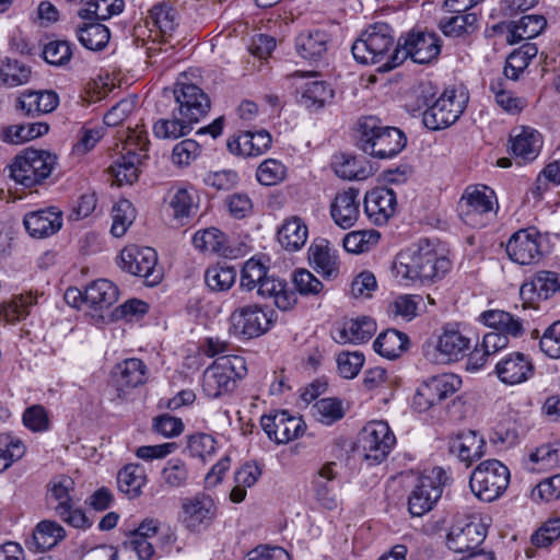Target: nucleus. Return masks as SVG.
<instances>
[{"instance_id": "1", "label": "nucleus", "mask_w": 560, "mask_h": 560, "mask_svg": "<svg viewBox=\"0 0 560 560\" xmlns=\"http://www.w3.org/2000/svg\"><path fill=\"white\" fill-rule=\"evenodd\" d=\"M357 147L375 159H390L406 147V135L396 127L383 126L381 121L369 116L357 125Z\"/></svg>"}, {"instance_id": "2", "label": "nucleus", "mask_w": 560, "mask_h": 560, "mask_svg": "<svg viewBox=\"0 0 560 560\" xmlns=\"http://www.w3.org/2000/svg\"><path fill=\"white\" fill-rule=\"evenodd\" d=\"M431 85H421L417 96L418 108L425 107L422 121L430 130H441L453 125L463 114L467 97L455 90H445L436 100Z\"/></svg>"}, {"instance_id": "3", "label": "nucleus", "mask_w": 560, "mask_h": 560, "mask_svg": "<svg viewBox=\"0 0 560 560\" xmlns=\"http://www.w3.org/2000/svg\"><path fill=\"white\" fill-rule=\"evenodd\" d=\"M450 261L439 257L428 241H421L416 249L402 252L397 257L395 268L397 275L410 281H432L444 273Z\"/></svg>"}, {"instance_id": "4", "label": "nucleus", "mask_w": 560, "mask_h": 560, "mask_svg": "<svg viewBox=\"0 0 560 560\" xmlns=\"http://www.w3.org/2000/svg\"><path fill=\"white\" fill-rule=\"evenodd\" d=\"M247 374L246 362L240 355H223L218 358L203 372L202 389L210 398H218L231 393L237 381Z\"/></svg>"}, {"instance_id": "5", "label": "nucleus", "mask_w": 560, "mask_h": 560, "mask_svg": "<svg viewBox=\"0 0 560 560\" xmlns=\"http://www.w3.org/2000/svg\"><path fill=\"white\" fill-rule=\"evenodd\" d=\"M394 47V37L390 35V28L387 24L381 23L369 27L352 44L351 51L357 61L362 65H375L385 61L380 69L392 70L388 68V59Z\"/></svg>"}, {"instance_id": "6", "label": "nucleus", "mask_w": 560, "mask_h": 560, "mask_svg": "<svg viewBox=\"0 0 560 560\" xmlns=\"http://www.w3.org/2000/svg\"><path fill=\"white\" fill-rule=\"evenodd\" d=\"M57 164V156L48 151L26 149L10 165V177L25 188L44 183Z\"/></svg>"}, {"instance_id": "7", "label": "nucleus", "mask_w": 560, "mask_h": 560, "mask_svg": "<svg viewBox=\"0 0 560 560\" xmlns=\"http://www.w3.org/2000/svg\"><path fill=\"white\" fill-rule=\"evenodd\" d=\"M509 483L510 470L498 459L481 462L469 478L472 493L485 502H492L500 498Z\"/></svg>"}, {"instance_id": "8", "label": "nucleus", "mask_w": 560, "mask_h": 560, "mask_svg": "<svg viewBox=\"0 0 560 560\" xmlns=\"http://www.w3.org/2000/svg\"><path fill=\"white\" fill-rule=\"evenodd\" d=\"M480 320L492 330L485 334L481 347L486 354H494L509 345V338H518L524 327L518 318L501 310H489L480 314Z\"/></svg>"}, {"instance_id": "9", "label": "nucleus", "mask_w": 560, "mask_h": 560, "mask_svg": "<svg viewBox=\"0 0 560 560\" xmlns=\"http://www.w3.org/2000/svg\"><path fill=\"white\" fill-rule=\"evenodd\" d=\"M441 52V39L434 33L411 32L398 42L388 59V68H396L408 57L417 63H429L436 59Z\"/></svg>"}, {"instance_id": "10", "label": "nucleus", "mask_w": 560, "mask_h": 560, "mask_svg": "<svg viewBox=\"0 0 560 560\" xmlns=\"http://www.w3.org/2000/svg\"><path fill=\"white\" fill-rule=\"evenodd\" d=\"M273 323L272 310L257 304L245 305L230 315L229 332L236 338L253 339L266 334Z\"/></svg>"}, {"instance_id": "11", "label": "nucleus", "mask_w": 560, "mask_h": 560, "mask_svg": "<svg viewBox=\"0 0 560 560\" xmlns=\"http://www.w3.org/2000/svg\"><path fill=\"white\" fill-rule=\"evenodd\" d=\"M448 477L441 467H433L418 478L408 498V511L412 516H422L432 510L441 498Z\"/></svg>"}, {"instance_id": "12", "label": "nucleus", "mask_w": 560, "mask_h": 560, "mask_svg": "<svg viewBox=\"0 0 560 560\" xmlns=\"http://www.w3.org/2000/svg\"><path fill=\"white\" fill-rule=\"evenodd\" d=\"M359 442L364 452V458L371 464H380L389 454L396 439L386 422L375 421L364 427Z\"/></svg>"}, {"instance_id": "13", "label": "nucleus", "mask_w": 560, "mask_h": 560, "mask_svg": "<svg viewBox=\"0 0 560 560\" xmlns=\"http://www.w3.org/2000/svg\"><path fill=\"white\" fill-rule=\"evenodd\" d=\"M158 254L151 247H130L120 254V267L129 273L142 277L149 285L160 282L162 275L156 269Z\"/></svg>"}, {"instance_id": "14", "label": "nucleus", "mask_w": 560, "mask_h": 560, "mask_svg": "<svg viewBox=\"0 0 560 560\" xmlns=\"http://www.w3.org/2000/svg\"><path fill=\"white\" fill-rule=\"evenodd\" d=\"M487 537V526L470 517L457 520L447 534V547L457 553L475 551Z\"/></svg>"}, {"instance_id": "15", "label": "nucleus", "mask_w": 560, "mask_h": 560, "mask_svg": "<svg viewBox=\"0 0 560 560\" xmlns=\"http://www.w3.org/2000/svg\"><path fill=\"white\" fill-rule=\"evenodd\" d=\"M542 236L540 232L529 226L515 232L506 244L509 257L520 265H532L539 262L542 258Z\"/></svg>"}, {"instance_id": "16", "label": "nucleus", "mask_w": 560, "mask_h": 560, "mask_svg": "<svg viewBox=\"0 0 560 560\" xmlns=\"http://www.w3.org/2000/svg\"><path fill=\"white\" fill-rule=\"evenodd\" d=\"M260 424L267 436L277 444H285L300 438L306 429L302 418L291 416L287 410L262 416Z\"/></svg>"}, {"instance_id": "17", "label": "nucleus", "mask_w": 560, "mask_h": 560, "mask_svg": "<svg viewBox=\"0 0 560 560\" xmlns=\"http://www.w3.org/2000/svg\"><path fill=\"white\" fill-rule=\"evenodd\" d=\"M173 94L178 104V114L192 125L210 110L209 96L194 83L177 82L174 85Z\"/></svg>"}, {"instance_id": "18", "label": "nucleus", "mask_w": 560, "mask_h": 560, "mask_svg": "<svg viewBox=\"0 0 560 560\" xmlns=\"http://www.w3.org/2000/svg\"><path fill=\"white\" fill-rule=\"evenodd\" d=\"M215 505L212 498L206 493H197L185 498L182 502V522L191 532L206 529L213 521Z\"/></svg>"}, {"instance_id": "19", "label": "nucleus", "mask_w": 560, "mask_h": 560, "mask_svg": "<svg viewBox=\"0 0 560 560\" xmlns=\"http://www.w3.org/2000/svg\"><path fill=\"white\" fill-rule=\"evenodd\" d=\"M493 191L468 187L459 202V212L464 222L474 228L485 225L483 217L493 210Z\"/></svg>"}, {"instance_id": "20", "label": "nucleus", "mask_w": 560, "mask_h": 560, "mask_svg": "<svg viewBox=\"0 0 560 560\" xmlns=\"http://www.w3.org/2000/svg\"><path fill=\"white\" fill-rule=\"evenodd\" d=\"M560 292V275L555 271L540 270L529 281L524 282L520 295L524 304L533 306L538 300H547Z\"/></svg>"}, {"instance_id": "21", "label": "nucleus", "mask_w": 560, "mask_h": 560, "mask_svg": "<svg viewBox=\"0 0 560 560\" xmlns=\"http://www.w3.org/2000/svg\"><path fill=\"white\" fill-rule=\"evenodd\" d=\"M534 370V364L526 354L512 352L497 362L494 372L502 383L516 385L530 378Z\"/></svg>"}, {"instance_id": "22", "label": "nucleus", "mask_w": 560, "mask_h": 560, "mask_svg": "<svg viewBox=\"0 0 560 560\" xmlns=\"http://www.w3.org/2000/svg\"><path fill=\"white\" fill-rule=\"evenodd\" d=\"M448 452L469 467L485 455L486 441L474 430L460 431L448 440Z\"/></svg>"}, {"instance_id": "23", "label": "nucleus", "mask_w": 560, "mask_h": 560, "mask_svg": "<svg viewBox=\"0 0 560 560\" xmlns=\"http://www.w3.org/2000/svg\"><path fill=\"white\" fill-rule=\"evenodd\" d=\"M397 205L396 194L387 187H376L364 197V211L369 219L382 225L394 215Z\"/></svg>"}, {"instance_id": "24", "label": "nucleus", "mask_w": 560, "mask_h": 560, "mask_svg": "<svg viewBox=\"0 0 560 560\" xmlns=\"http://www.w3.org/2000/svg\"><path fill=\"white\" fill-rule=\"evenodd\" d=\"M358 197L359 189L355 188H349L335 196L330 205V215L341 229H350L358 221L360 214Z\"/></svg>"}, {"instance_id": "25", "label": "nucleus", "mask_w": 560, "mask_h": 560, "mask_svg": "<svg viewBox=\"0 0 560 560\" xmlns=\"http://www.w3.org/2000/svg\"><path fill=\"white\" fill-rule=\"evenodd\" d=\"M23 223L31 236L44 238L61 229V212L57 211L56 208L32 211L25 214Z\"/></svg>"}, {"instance_id": "26", "label": "nucleus", "mask_w": 560, "mask_h": 560, "mask_svg": "<svg viewBox=\"0 0 560 560\" xmlns=\"http://www.w3.org/2000/svg\"><path fill=\"white\" fill-rule=\"evenodd\" d=\"M59 104V96L55 91H24L16 100V109L26 116H38L51 113Z\"/></svg>"}, {"instance_id": "27", "label": "nucleus", "mask_w": 560, "mask_h": 560, "mask_svg": "<svg viewBox=\"0 0 560 560\" xmlns=\"http://www.w3.org/2000/svg\"><path fill=\"white\" fill-rule=\"evenodd\" d=\"M336 463L329 462L323 465L314 475L311 483L314 498L316 501L327 510L337 508V498L334 487V481L337 477L335 471Z\"/></svg>"}, {"instance_id": "28", "label": "nucleus", "mask_w": 560, "mask_h": 560, "mask_svg": "<svg viewBox=\"0 0 560 560\" xmlns=\"http://www.w3.org/2000/svg\"><path fill=\"white\" fill-rule=\"evenodd\" d=\"M375 331V322L368 316H362L343 322L332 331V338L341 345L360 343L370 340Z\"/></svg>"}, {"instance_id": "29", "label": "nucleus", "mask_w": 560, "mask_h": 560, "mask_svg": "<svg viewBox=\"0 0 560 560\" xmlns=\"http://www.w3.org/2000/svg\"><path fill=\"white\" fill-rule=\"evenodd\" d=\"M329 43L330 36L325 31H304L295 38V48L303 59L317 62L326 55Z\"/></svg>"}, {"instance_id": "30", "label": "nucleus", "mask_w": 560, "mask_h": 560, "mask_svg": "<svg viewBox=\"0 0 560 560\" xmlns=\"http://www.w3.org/2000/svg\"><path fill=\"white\" fill-rule=\"evenodd\" d=\"M118 294V288L113 282L98 279L85 287L83 303L95 311H103L117 301Z\"/></svg>"}, {"instance_id": "31", "label": "nucleus", "mask_w": 560, "mask_h": 560, "mask_svg": "<svg viewBox=\"0 0 560 560\" xmlns=\"http://www.w3.org/2000/svg\"><path fill=\"white\" fill-rule=\"evenodd\" d=\"M511 152L521 162L534 161L540 151L541 139L539 132L522 127L520 132L511 136Z\"/></svg>"}, {"instance_id": "32", "label": "nucleus", "mask_w": 560, "mask_h": 560, "mask_svg": "<svg viewBox=\"0 0 560 560\" xmlns=\"http://www.w3.org/2000/svg\"><path fill=\"white\" fill-rule=\"evenodd\" d=\"M257 293L261 298H272L281 311L291 310L298 302L295 292L288 289L285 281L268 276L259 284Z\"/></svg>"}, {"instance_id": "33", "label": "nucleus", "mask_w": 560, "mask_h": 560, "mask_svg": "<svg viewBox=\"0 0 560 560\" xmlns=\"http://www.w3.org/2000/svg\"><path fill=\"white\" fill-rule=\"evenodd\" d=\"M468 348L469 340L459 331H445L439 338L435 359L440 363L457 361Z\"/></svg>"}, {"instance_id": "34", "label": "nucleus", "mask_w": 560, "mask_h": 560, "mask_svg": "<svg viewBox=\"0 0 560 560\" xmlns=\"http://www.w3.org/2000/svg\"><path fill=\"white\" fill-rule=\"evenodd\" d=\"M75 34L80 44L89 50H103L110 38L107 26L100 22H83L75 27Z\"/></svg>"}, {"instance_id": "35", "label": "nucleus", "mask_w": 560, "mask_h": 560, "mask_svg": "<svg viewBox=\"0 0 560 560\" xmlns=\"http://www.w3.org/2000/svg\"><path fill=\"white\" fill-rule=\"evenodd\" d=\"M65 537L66 530L60 524L44 520L36 525L30 548L33 546L36 551H46L57 546Z\"/></svg>"}, {"instance_id": "36", "label": "nucleus", "mask_w": 560, "mask_h": 560, "mask_svg": "<svg viewBox=\"0 0 560 560\" xmlns=\"http://www.w3.org/2000/svg\"><path fill=\"white\" fill-rule=\"evenodd\" d=\"M547 26V20L541 14H528L522 16L518 21L512 22L508 43L517 44L523 39H529L538 36Z\"/></svg>"}, {"instance_id": "37", "label": "nucleus", "mask_w": 560, "mask_h": 560, "mask_svg": "<svg viewBox=\"0 0 560 560\" xmlns=\"http://www.w3.org/2000/svg\"><path fill=\"white\" fill-rule=\"evenodd\" d=\"M408 343L409 338L405 332L387 329L374 340L373 349L384 358L396 359L407 349Z\"/></svg>"}, {"instance_id": "38", "label": "nucleus", "mask_w": 560, "mask_h": 560, "mask_svg": "<svg viewBox=\"0 0 560 560\" xmlns=\"http://www.w3.org/2000/svg\"><path fill=\"white\" fill-rule=\"evenodd\" d=\"M307 226L304 222L293 217L285 220L278 231V241L287 250L300 249L307 240Z\"/></svg>"}, {"instance_id": "39", "label": "nucleus", "mask_w": 560, "mask_h": 560, "mask_svg": "<svg viewBox=\"0 0 560 560\" xmlns=\"http://www.w3.org/2000/svg\"><path fill=\"white\" fill-rule=\"evenodd\" d=\"M145 482L147 476L143 467L140 465H126L117 475L118 489L128 495L129 499L138 498L141 494V488Z\"/></svg>"}, {"instance_id": "40", "label": "nucleus", "mask_w": 560, "mask_h": 560, "mask_svg": "<svg viewBox=\"0 0 560 560\" xmlns=\"http://www.w3.org/2000/svg\"><path fill=\"white\" fill-rule=\"evenodd\" d=\"M334 94V90L325 81L307 82L301 96V104L311 112H317L331 102Z\"/></svg>"}, {"instance_id": "41", "label": "nucleus", "mask_w": 560, "mask_h": 560, "mask_svg": "<svg viewBox=\"0 0 560 560\" xmlns=\"http://www.w3.org/2000/svg\"><path fill=\"white\" fill-rule=\"evenodd\" d=\"M326 241L312 244L308 248V260L313 268L326 278H331L338 273L337 257L330 253Z\"/></svg>"}, {"instance_id": "42", "label": "nucleus", "mask_w": 560, "mask_h": 560, "mask_svg": "<svg viewBox=\"0 0 560 560\" xmlns=\"http://www.w3.org/2000/svg\"><path fill=\"white\" fill-rule=\"evenodd\" d=\"M478 18L475 13H456L439 21V28L447 37L469 35L477 30Z\"/></svg>"}, {"instance_id": "43", "label": "nucleus", "mask_w": 560, "mask_h": 560, "mask_svg": "<svg viewBox=\"0 0 560 560\" xmlns=\"http://www.w3.org/2000/svg\"><path fill=\"white\" fill-rule=\"evenodd\" d=\"M139 155L135 152H128L119 156L114 164L108 167V172L119 186L124 184L132 185L139 177Z\"/></svg>"}, {"instance_id": "44", "label": "nucleus", "mask_w": 560, "mask_h": 560, "mask_svg": "<svg viewBox=\"0 0 560 560\" xmlns=\"http://www.w3.org/2000/svg\"><path fill=\"white\" fill-rule=\"evenodd\" d=\"M422 385L431 393L432 399L439 404L459 389L462 380L455 374L444 373L428 378Z\"/></svg>"}, {"instance_id": "45", "label": "nucleus", "mask_w": 560, "mask_h": 560, "mask_svg": "<svg viewBox=\"0 0 560 560\" xmlns=\"http://www.w3.org/2000/svg\"><path fill=\"white\" fill-rule=\"evenodd\" d=\"M117 383L121 387H137L145 382L147 366L137 358H131L116 365Z\"/></svg>"}, {"instance_id": "46", "label": "nucleus", "mask_w": 560, "mask_h": 560, "mask_svg": "<svg viewBox=\"0 0 560 560\" xmlns=\"http://www.w3.org/2000/svg\"><path fill=\"white\" fill-rule=\"evenodd\" d=\"M192 124L176 112H173L171 119H159L153 126L155 137L160 139H178L192 130Z\"/></svg>"}, {"instance_id": "47", "label": "nucleus", "mask_w": 560, "mask_h": 560, "mask_svg": "<svg viewBox=\"0 0 560 560\" xmlns=\"http://www.w3.org/2000/svg\"><path fill=\"white\" fill-rule=\"evenodd\" d=\"M335 172L343 179L363 180L370 176L371 168L364 159L342 154L340 161L335 163Z\"/></svg>"}, {"instance_id": "48", "label": "nucleus", "mask_w": 560, "mask_h": 560, "mask_svg": "<svg viewBox=\"0 0 560 560\" xmlns=\"http://www.w3.org/2000/svg\"><path fill=\"white\" fill-rule=\"evenodd\" d=\"M236 275L234 267L218 264L206 270L205 281L211 291L222 292L229 290L235 283Z\"/></svg>"}, {"instance_id": "49", "label": "nucleus", "mask_w": 560, "mask_h": 560, "mask_svg": "<svg viewBox=\"0 0 560 560\" xmlns=\"http://www.w3.org/2000/svg\"><path fill=\"white\" fill-rule=\"evenodd\" d=\"M73 480L70 477L62 476L52 479L48 483V492L51 499L57 501L55 512L57 515H63L67 513V509L73 503L70 492L73 490Z\"/></svg>"}, {"instance_id": "50", "label": "nucleus", "mask_w": 560, "mask_h": 560, "mask_svg": "<svg viewBox=\"0 0 560 560\" xmlns=\"http://www.w3.org/2000/svg\"><path fill=\"white\" fill-rule=\"evenodd\" d=\"M380 233L375 230H361L348 233L342 241L343 248L352 254L370 250L380 241Z\"/></svg>"}, {"instance_id": "51", "label": "nucleus", "mask_w": 560, "mask_h": 560, "mask_svg": "<svg viewBox=\"0 0 560 560\" xmlns=\"http://www.w3.org/2000/svg\"><path fill=\"white\" fill-rule=\"evenodd\" d=\"M112 217L113 224L110 232L115 237H121L133 222L136 210L129 200L120 199L113 207Z\"/></svg>"}, {"instance_id": "52", "label": "nucleus", "mask_w": 560, "mask_h": 560, "mask_svg": "<svg viewBox=\"0 0 560 560\" xmlns=\"http://www.w3.org/2000/svg\"><path fill=\"white\" fill-rule=\"evenodd\" d=\"M314 418L324 424H332L345 416L341 400L337 398H323L317 400L313 407Z\"/></svg>"}, {"instance_id": "53", "label": "nucleus", "mask_w": 560, "mask_h": 560, "mask_svg": "<svg viewBox=\"0 0 560 560\" xmlns=\"http://www.w3.org/2000/svg\"><path fill=\"white\" fill-rule=\"evenodd\" d=\"M192 244L196 248L201 252H211V253H223L225 249L224 246V234L215 229L210 228L203 231H198L195 233L192 237Z\"/></svg>"}, {"instance_id": "54", "label": "nucleus", "mask_w": 560, "mask_h": 560, "mask_svg": "<svg viewBox=\"0 0 560 560\" xmlns=\"http://www.w3.org/2000/svg\"><path fill=\"white\" fill-rule=\"evenodd\" d=\"M150 18L163 35H171L177 26V12L167 3L155 4L150 10Z\"/></svg>"}, {"instance_id": "55", "label": "nucleus", "mask_w": 560, "mask_h": 560, "mask_svg": "<svg viewBox=\"0 0 560 560\" xmlns=\"http://www.w3.org/2000/svg\"><path fill=\"white\" fill-rule=\"evenodd\" d=\"M30 77V67L20 63L18 60H8L7 65L0 69V81L10 88L27 83Z\"/></svg>"}, {"instance_id": "56", "label": "nucleus", "mask_w": 560, "mask_h": 560, "mask_svg": "<svg viewBox=\"0 0 560 560\" xmlns=\"http://www.w3.org/2000/svg\"><path fill=\"white\" fill-rule=\"evenodd\" d=\"M287 168L278 160L268 159L264 161L256 171L257 180L265 186H273L285 177Z\"/></svg>"}, {"instance_id": "57", "label": "nucleus", "mask_w": 560, "mask_h": 560, "mask_svg": "<svg viewBox=\"0 0 560 560\" xmlns=\"http://www.w3.org/2000/svg\"><path fill=\"white\" fill-rule=\"evenodd\" d=\"M43 57L49 65L66 66L72 57L71 44L67 40H51L44 46Z\"/></svg>"}, {"instance_id": "58", "label": "nucleus", "mask_w": 560, "mask_h": 560, "mask_svg": "<svg viewBox=\"0 0 560 560\" xmlns=\"http://www.w3.org/2000/svg\"><path fill=\"white\" fill-rule=\"evenodd\" d=\"M267 276V268L255 259L247 260L241 271V287L247 291L253 290Z\"/></svg>"}, {"instance_id": "59", "label": "nucleus", "mask_w": 560, "mask_h": 560, "mask_svg": "<svg viewBox=\"0 0 560 560\" xmlns=\"http://www.w3.org/2000/svg\"><path fill=\"white\" fill-rule=\"evenodd\" d=\"M215 440L207 433H196L188 438V451L191 456L206 460L215 452Z\"/></svg>"}, {"instance_id": "60", "label": "nucleus", "mask_w": 560, "mask_h": 560, "mask_svg": "<svg viewBox=\"0 0 560 560\" xmlns=\"http://www.w3.org/2000/svg\"><path fill=\"white\" fill-rule=\"evenodd\" d=\"M292 280L294 289L301 295H318L324 289V284L306 269L296 270Z\"/></svg>"}, {"instance_id": "61", "label": "nucleus", "mask_w": 560, "mask_h": 560, "mask_svg": "<svg viewBox=\"0 0 560 560\" xmlns=\"http://www.w3.org/2000/svg\"><path fill=\"white\" fill-rule=\"evenodd\" d=\"M364 363V355L359 351H343L337 357V365L340 375L345 378H353L361 371Z\"/></svg>"}, {"instance_id": "62", "label": "nucleus", "mask_w": 560, "mask_h": 560, "mask_svg": "<svg viewBox=\"0 0 560 560\" xmlns=\"http://www.w3.org/2000/svg\"><path fill=\"white\" fill-rule=\"evenodd\" d=\"M170 207L173 210V217L183 220L192 214L196 205L192 195L187 189L180 188L172 196Z\"/></svg>"}, {"instance_id": "63", "label": "nucleus", "mask_w": 560, "mask_h": 560, "mask_svg": "<svg viewBox=\"0 0 560 560\" xmlns=\"http://www.w3.org/2000/svg\"><path fill=\"white\" fill-rule=\"evenodd\" d=\"M540 350L552 359L560 358V319L552 323L542 334Z\"/></svg>"}, {"instance_id": "64", "label": "nucleus", "mask_w": 560, "mask_h": 560, "mask_svg": "<svg viewBox=\"0 0 560 560\" xmlns=\"http://www.w3.org/2000/svg\"><path fill=\"white\" fill-rule=\"evenodd\" d=\"M532 498L536 501L551 502L560 499V475H553L541 480L532 491Z\"/></svg>"}]
</instances>
